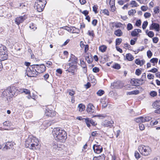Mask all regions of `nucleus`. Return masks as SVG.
<instances>
[{"label": "nucleus", "mask_w": 160, "mask_h": 160, "mask_svg": "<svg viewBox=\"0 0 160 160\" xmlns=\"http://www.w3.org/2000/svg\"><path fill=\"white\" fill-rule=\"evenodd\" d=\"M62 28L70 32H71L72 33H78L80 32L79 29H77V30L76 31H75V29H76V28L74 27H69L66 26L65 27H62Z\"/></svg>", "instance_id": "nucleus-7"}, {"label": "nucleus", "mask_w": 160, "mask_h": 160, "mask_svg": "<svg viewBox=\"0 0 160 160\" xmlns=\"http://www.w3.org/2000/svg\"><path fill=\"white\" fill-rule=\"evenodd\" d=\"M148 36L150 38H152L154 36V33L152 31H149L147 33Z\"/></svg>", "instance_id": "nucleus-45"}, {"label": "nucleus", "mask_w": 160, "mask_h": 160, "mask_svg": "<svg viewBox=\"0 0 160 160\" xmlns=\"http://www.w3.org/2000/svg\"><path fill=\"white\" fill-rule=\"evenodd\" d=\"M126 56V59L129 61H132L134 58L132 55L129 53L127 54Z\"/></svg>", "instance_id": "nucleus-24"}, {"label": "nucleus", "mask_w": 160, "mask_h": 160, "mask_svg": "<svg viewBox=\"0 0 160 160\" xmlns=\"http://www.w3.org/2000/svg\"><path fill=\"white\" fill-rule=\"evenodd\" d=\"M146 79V73H144L142 74L141 78L139 79L141 80V81L142 82H144V83Z\"/></svg>", "instance_id": "nucleus-32"}, {"label": "nucleus", "mask_w": 160, "mask_h": 160, "mask_svg": "<svg viewBox=\"0 0 160 160\" xmlns=\"http://www.w3.org/2000/svg\"><path fill=\"white\" fill-rule=\"evenodd\" d=\"M147 78L149 79H153L154 78V76L151 74H149L147 75Z\"/></svg>", "instance_id": "nucleus-53"}, {"label": "nucleus", "mask_w": 160, "mask_h": 160, "mask_svg": "<svg viewBox=\"0 0 160 160\" xmlns=\"http://www.w3.org/2000/svg\"><path fill=\"white\" fill-rule=\"evenodd\" d=\"M46 3V0H37L34 5V8L38 12H41L43 11Z\"/></svg>", "instance_id": "nucleus-2"}, {"label": "nucleus", "mask_w": 160, "mask_h": 160, "mask_svg": "<svg viewBox=\"0 0 160 160\" xmlns=\"http://www.w3.org/2000/svg\"><path fill=\"white\" fill-rule=\"evenodd\" d=\"M147 55L148 58H150L152 55V53L150 50H148L147 52Z\"/></svg>", "instance_id": "nucleus-46"}, {"label": "nucleus", "mask_w": 160, "mask_h": 160, "mask_svg": "<svg viewBox=\"0 0 160 160\" xmlns=\"http://www.w3.org/2000/svg\"><path fill=\"white\" fill-rule=\"evenodd\" d=\"M148 9V8L144 6H142L141 7V10L143 11H146Z\"/></svg>", "instance_id": "nucleus-64"}, {"label": "nucleus", "mask_w": 160, "mask_h": 160, "mask_svg": "<svg viewBox=\"0 0 160 160\" xmlns=\"http://www.w3.org/2000/svg\"><path fill=\"white\" fill-rule=\"evenodd\" d=\"M80 62L81 66L82 68L87 67L85 63L83 61H82L81 60H80Z\"/></svg>", "instance_id": "nucleus-54"}, {"label": "nucleus", "mask_w": 160, "mask_h": 160, "mask_svg": "<svg viewBox=\"0 0 160 160\" xmlns=\"http://www.w3.org/2000/svg\"><path fill=\"white\" fill-rule=\"evenodd\" d=\"M32 68L36 69L38 74L45 71L46 70V68L43 64L40 65L38 64L34 65L32 66Z\"/></svg>", "instance_id": "nucleus-5"}, {"label": "nucleus", "mask_w": 160, "mask_h": 160, "mask_svg": "<svg viewBox=\"0 0 160 160\" xmlns=\"http://www.w3.org/2000/svg\"><path fill=\"white\" fill-rule=\"evenodd\" d=\"M151 15L150 13L146 12L144 14V16L145 18H148L151 16Z\"/></svg>", "instance_id": "nucleus-50"}, {"label": "nucleus", "mask_w": 160, "mask_h": 160, "mask_svg": "<svg viewBox=\"0 0 160 160\" xmlns=\"http://www.w3.org/2000/svg\"><path fill=\"white\" fill-rule=\"evenodd\" d=\"M85 59L88 63H91L93 61L92 58L91 57H89L88 55L85 56Z\"/></svg>", "instance_id": "nucleus-25"}, {"label": "nucleus", "mask_w": 160, "mask_h": 160, "mask_svg": "<svg viewBox=\"0 0 160 160\" xmlns=\"http://www.w3.org/2000/svg\"><path fill=\"white\" fill-rule=\"evenodd\" d=\"M107 48V47L106 46L102 45L99 47V49L100 51L102 52H104L106 51Z\"/></svg>", "instance_id": "nucleus-31"}, {"label": "nucleus", "mask_w": 160, "mask_h": 160, "mask_svg": "<svg viewBox=\"0 0 160 160\" xmlns=\"http://www.w3.org/2000/svg\"><path fill=\"white\" fill-rule=\"evenodd\" d=\"M15 95L14 91L13 92L11 88H8L4 90L2 92L3 96L6 98L7 99L9 98H10Z\"/></svg>", "instance_id": "nucleus-4"}, {"label": "nucleus", "mask_w": 160, "mask_h": 160, "mask_svg": "<svg viewBox=\"0 0 160 160\" xmlns=\"http://www.w3.org/2000/svg\"><path fill=\"white\" fill-rule=\"evenodd\" d=\"M52 134L54 139L57 141L64 142L67 138L66 132L60 128H55L52 131Z\"/></svg>", "instance_id": "nucleus-1"}, {"label": "nucleus", "mask_w": 160, "mask_h": 160, "mask_svg": "<svg viewBox=\"0 0 160 160\" xmlns=\"http://www.w3.org/2000/svg\"><path fill=\"white\" fill-rule=\"evenodd\" d=\"M45 114L46 116H48L53 117L55 115L56 112L54 111L47 109H46Z\"/></svg>", "instance_id": "nucleus-14"}, {"label": "nucleus", "mask_w": 160, "mask_h": 160, "mask_svg": "<svg viewBox=\"0 0 160 160\" xmlns=\"http://www.w3.org/2000/svg\"><path fill=\"white\" fill-rule=\"evenodd\" d=\"M122 25V23L119 22L115 23V27L116 28H120L121 27Z\"/></svg>", "instance_id": "nucleus-61"}, {"label": "nucleus", "mask_w": 160, "mask_h": 160, "mask_svg": "<svg viewBox=\"0 0 160 160\" xmlns=\"http://www.w3.org/2000/svg\"><path fill=\"white\" fill-rule=\"evenodd\" d=\"M99 69L98 68L95 67L92 68V71L95 73L97 72H98L99 71Z\"/></svg>", "instance_id": "nucleus-57"}, {"label": "nucleus", "mask_w": 160, "mask_h": 160, "mask_svg": "<svg viewBox=\"0 0 160 160\" xmlns=\"http://www.w3.org/2000/svg\"><path fill=\"white\" fill-rule=\"evenodd\" d=\"M139 92L138 90H134L131 92H127V94L128 95L135 94L137 95L139 93Z\"/></svg>", "instance_id": "nucleus-29"}, {"label": "nucleus", "mask_w": 160, "mask_h": 160, "mask_svg": "<svg viewBox=\"0 0 160 160\" xmlns=\"http://www.w3.org/2000/svg\"><path fill=\"white\" fill-rule=\"evenodd\" d=\"M134 156H135L136 158V159H138L141 157L140 155L137 151H136L135 152V153H134Z\"/></svg>", "instance_id": "nucleus-43"}, {"label": "nucleus", "mask_w": 160, "mask_h": 160, "mask_svg": "<svg viewBox=\"0 0 160 160\" xmlns=\"http://www.w3.org/2000/svg\"><path fill=\"white\" fill-rule=\"evenodd\" d=\"M2 50H3V51L6 52L7 51V48L4 46H2L0 47V52H2Z\"/></svg>", "instance_id": "nucleus-41"}, {"label": "nucleus", "mask_w": 160, "mask_h": 160, "mask_svg": "<svg viewBox=\"0 0 160 160\" xmlns=\"http://www.w3.org/2000/svg\"><path fill=\"white\" fill-rule=\"evenodd\" d=\"M32 69L28 68H27L26 70L27 75L29 77H36L38 74L37 70L33 68H32Z\"/></svg>", "instance_id": "nucleus-6"}, {"label": "nucleus", "mask_w": 160, "mask_h": 160, "mask_svg": "<svg viewBox=\"0 0 160 160\" xmlns=\"http://www.w3.org/2000/svg\"><path fill=\"white\" fill-rule=\"evenodd\" d=\"M113 121L112 120L110 121L105 120L102 122V125L105 127H111L113 126Z\"/></svg>", "instance_id": "nucleus-17"}, {"label": "nucleus", "mask_w": 160, "mask_h": 160, "mask_svg": "<svg viewBox=\"0 0 160 160\" xmlns=\"http://www.w3.org/2000/svg\"><path fill=\"white\" fill-rule=\"evenodd\" d=\"M158 59L156 58H153L151 59L150 61L153 63H157L158 62Z\"/></svg>", "instance_id": "nucleus-38"}, {"label": "nucleus", "mask_w": 160, "mask_h": 160, "mask_svg": "<svg viewBox=\"0 0 160 160\" xmlns=\"http://www.w3.org/2000/svg\"><path fill=\"white\" fill-rule=\"evenodd\" d=\"M152 40L154 43H156L158 41V38L157 37H155L153 38Z\"/></svg>", "instance_id": "nucleus-59"}, {"label": "nucleus", "mask_w": 160, "mask_h": 160, "mask_svg": "<svg viewBox=\"0 0 160 160\" xmlns=\"http://www.w3.org/2000/svg\"><path fill=\"white\" fill-rule=\"evenodd\" d=\"M133 28V26L132 24L130 23H128L127 25V29L128 31L132 30Z\"/></svg>", "instance_id": "nucleus-42"}, {"label": "nucleus", "mask_w": 160, "mask_h": 160, "mask_svg": "<svg viewBox=\"0 0 160 160\" xmlns=\"http://www.w3.org/2000/svg\"><path fill=\"white\" fill-rule=\"evenodd\" d=\"M26 19V18L25 16H20L17 18L15 19V22L17 24L19 25L20 23H22Z\"/></svg>", "instance_id": "nucleus-13"}, {"label": "nucleus", "mask_w": 160, "mask_h": 160, "mask_svg": "<svg viewBox=\"0 0 160 160\" xmlns=\"http://www.w3.org/2000/svg\"><path fill=\"white\" fill-rule=\"evenodd\" d=\"M130 4L132 5L133 7V6L134 7H137V3L135 1H132L131 2Z\"/></svg>", "instance_id": "nucleus-48"}, {"label": "nucleus", "mask_w": 160, "mask_h": 160, "mask_svg": "<svg viewBox=\"0 0 160 160\" xmlns=\"http://www.w3.org/2000/svg\"><path fill=\"white\" fill-rule=\"evenodd\" d=\"M150 95L151 96L154 97L157 95V92L154 91H152L150 93Z\"/></svg>", "instance_id": "nucleus-51"}, {"label": "nucleus", "mask_w": 160, "mask_h": 160, "mask_svg": "<svg viewBox=\"0 0 160 160\" xmlns=\"http://www.w3.org/2000/svg\"><path fill=\"white\" fill-rule=\"evenodd\" d=\"M154 12L155 14L158 13L159 12V9L158 7H155L154 9Z\"/></svg>", "instance_id": "nucleus-56"}, {"label": "nucleus", "mask_w": 160, "mask_h": 160, "mask_svg": "<svg viewBox=\"0 0 160 160\" xmlns=\"http://www.w3.org/2000/svg\"><path fill=\"white\" fill-rule=\"evenodd\" d=\"M111 85L113 88H121L123 86L122 83L120 81L114 82L113 83L111 84Z\"/></svg>", "instance_id": "nucleus-11"}, {"label": "nucleus", "mask_w": 160, "mask_h": 160, "mask_svg": "<svg viewBox=\"0 0 160 160\" xmlns=\"http://www.w3.org/2000/svg\"><path fill=\"white\" fill-rule=\"evenodd\" d=\"M92 160H104V156L94 157Z\"/></svg>", "instance_id": "nucleus-28"}, {"label": "nucleus", "mask_w": 160, "mask_h": 160, "mask_svg": "<svg viewBox=\"0 0 160 160\" xmlns=\"http://www.w3.org/2000/svg\"><path fill=\"white\" fill-rule=\"evenodd\" d=\"M52 148L53 149V150L54 151L57 150H61L62 149L61 147L59 146L58 144L55 143H53L52 145Z\"/></svg>", "instance_id": "nucleus-21"}, {"label": "nucleus", "mask_w": 160, "mask_h": 160, "mask_svg": "<svg viewBox=\"0 0 160 160\" xmlns=\"http://www.w3.org/2000/svg\"><path fill=\"white\" fill-rule=\"evenodd\" d=\"M94 107L93 105L91 103H89L87 106V110L88 113L92 114L94 112Z\"/></svg>", "instance_id": "nucleus-12"}, {"label": "nucleus", "mask_w": 160, "mask_h": 160, "mask_svg": "<svg viewBox=\"0 0 160 160\" xmlns=\"http://www.w3.org/2000/svg\"><path fill=\"white\" fill-rule=\"evenodd\" d=\"M49 77V75L47 73L45 74L43 76V77L44 78V79L45 80L47 81V80L48 79Z\"/></svg>", "instance_id": "nucleus-63"}, {"label": "nucleus", "mask_w": 160, "mask_h": 160, "mask_svg": "<svg viewBox=\"0 0 160 160\" xmlns=\"http://www.w3.org/2000/svg\"><path fill=\"white\" fill-rule=\"evenodd\" d=\"M152 105L154 108H159L160 107V99L158 100H156L152 104Z\"/></svg>", "instance_id": "nucleus-22"}, {"label": "nucleus", "mask_w": 160, "mask_h": 160, "mask_svg": "<svg viewBox=\"0 0 160 160\" xmlns=\"http://www.w3.org/2000/svg\"><path fill=\"white\" fill-rule=\"evenodd\" d=\"M34 137L32 136H30L28 138L25 143V147L26 148H29L30 147V145L32 142V140L33 139Z\"/></svg>", "instance_id": "nucleus-15"}, {"label": "nucleus", "mask_w": 160, "mask_h": 160, "mask_svg": "<svg viewBox=\"0 0 160 160\" xmlns=\"http://www.w3.org/2000/svg\"><path fill=\"white\" fill-rule=\"evenodd\" d=\"M138 150L141 154L145 156L150 154L152 151L151 148L149 146L143 145L138 146Z\"/></svg>", "instance_id": "nucleus-3"}, {"label": "nucleus", "mask_w": 160, "mask_h": 160, "mask_svg": "<svg viewBox=\"0 0 160 160\" xmlns=\"http://www.w3.org/2000/svg\"><path fill=\"white\" fill-rule=\"evenodd\" d=\"M32 142L30 144V147L29 148L32 150L35 149H36V146H37L38 145V140L35 137H34Z\"/></svg>", "instance_id": "nucleus-8"}, {"label": "nucleus", "mask_w": 160, "mask_h": 160, "mask_svg": "<svg viewBox=\"0 0 160 160\" xmlns=\"http://www.w3.org/2000/svg\"><path fill=\"white\" fill-rule=\"evenodd\" d=\"M122 32L120 29L116 30L114 32V34L118 37H120L122 35Z\"/></svg>", "instance_id": "nucleus-23"}, {"label": "nucleus", "mask_w": 160, "mask_h": 160, "mask_svg": "<svg viewBox=\"0 0 160 160\" xmlns=\"http://www.w3.org/2000/svg\"><path fill=\"white\" fill-rule=\"evenodd\" d=\"M93 149L95 152L100 153L102 150V148L100 145L94 144L93 145Z\"/></svg>", "instance_id": "nucleus-9"}, {"label": "nucleus", "mask_w": 160, "mask_h": 160, "mask_svg": "<svg viewBox=\"0 0 160 160\" xmlns=\"http://www.w3.org/2000/svg\"><path fill=\"white\" fill-rule=\"evenodd\" d=\"M104 93V91L102 90H99L97 92V94L99 96H101Z\"/></svg>", "instance_id": "nucleus-35"}, {"label": "nucleus", "mask_w": 160, "mask_h": 160, "mask_svg": "<svg viewBox=\"0 0 160 160\" xmlns=\"http://www.w3.org/2000/svg\"><path fill=\"white\" fill-rule=\"evenodd\" d=\"M131 35L133 37H135L138 35V32L136 31V29L132 31Z\"/></svg>", "instance_id": "nucleus-36"}, {"label": "nucleus", "mask_w": 160, "mask_h": 160, "mask_svg": "<svg viewBox=\"0 0 160 160\" xmlns=\"http://www.w3.org/2000/svg\"><path fill=\"white\" fill-rule=\"evenodd\" d=\"M78 107L79 108V111L82 112L84 110L85 106V105L83 104H80L78 105Z\"/></svg>", "instance_id": "nucleus-26"}, {"label": "nucleus", "mask_w": 160, "mask_h": 160, "mask_svg": "<svg viewBox=\"0 0 160 160\" xmlns=\"http://www.w3.org/2000/svg\"><path fill=\"white\" fill-rule=\"evenodd\" d=\"M122 42V39L121 38H118L116 40V45H119Z\"/></svg>", "instance_id": "nucleus-34"}, {"label": "nucleus", "mask_w": 160, "mask_h": 160, "mask_svg": "<svg viewBox=\"0 0 160 160\" xmlns=\"http://www.w3.org/2000/svg\"><path fill=\"white\" fill-rule=\"evenodd\" d=\"M77 58L74 55H72L71 57L69 60V61H70L72 65H77Z\"/></svg>", "instance_id": "nucleus-18"}, {"label": "nucleus", "mask_w": 160, "mask_h": 160, "mask_svg": "<svg viewBox=\"0 0 160 160\" xmlns=\"http://www.w3.org/2000/svg\"><path fill=\"white\" fill-rule=\"evenodd\" d=\"M160 27L159 25L158 24L155 23H152L150 26V30L155 29L156 31H158L159 30Z\"/></svg>", "instance_id": "nucleus-16"}, {"label": "nucleus", "mask_w": 160, "mask_h": 160, "mask_svg": "<svg viewBox=\"0 0 160 160\" xmlns=\"http://www.w3.org/2000/svg\"><path fill=\"white\" fill-rule=\"evenodd\" d=\"M12 144L10 142H7L4 147V148L6 149H8L10 148V147L12 146Z\"/></svg>", "instance_id": "nucleus-30"}, {"label": "nucleus", "mask_w": 160, "mask_h": 160, "mask_svg": "<svg viewBox=\"0 0 160 160\" xmlns=\"http://www.w3.org/2000/svg\"><path fill=\"white\" fill-rule=\"evenodd\" d=\"M134 40L131 39L130 41V44L131 45H134L136 41H137V38H135L134 39Z\"/></svg>", "instance_id": "nucleus-60"}, {"label": "nucleus", "mask_w": 160, "mask_h": 160, "mask_svg": "<svg viewBox=\"0 0 160 160\" xmlns=\"http://www.w3.org/2000/svg\"><path fill=\"white\" fill-rule=\"evenodd\" d=\"M88 34L90 36H92L93 37L94 35V34L93 33V31H88Z\"/></svg>", "instance_id": "nucleus-58"}, {"label": "nucleus", "mask_w": 160, "mask_h": 160, "mask_svg": "<svg viewBox=\"0 0 160 160\" xmlns=\"http://www.w3.org/2000/svg\"><path fill=\"white\" fill-rule=\"evenodd\" d=\"M131 80V83L135 86H139L142 85L144 83V82H142L139 79L133 78Z\"/></svg>", "instance_id": "nucleus-10"}, {"label": "nucleus", "mask_w": 160, "mask_h": 160, "mask_svg": "<svg viewBox=\"0 0 160 160\" xmlns=\"http://www.w3.org/2000/svg\"><path fill=\"white\" fill-rule=\"evenodd\" d=\"M148 25V22L147 21H144L142 25V28L143 29H146Z\"/></svg>", "instance_id": "nucleus-39"}, {"label": "nucleus", "mask_w": 160, "mask_h": 160, "mask_svg": "<svg viewBox=\"0 0 160 160\" xmlns=\"http://www.w3.org/2000/svg\"><path fill=\"white\" fill-rule=\"evenodd\" d=\"M136 12V11L135 10L132 9L129 10L128 12V14L129 15H132Z\"/></svg>", "instance_id": "nucleus-37"}, {"label": "nucleus", "mask_w": 160, "mask_h": 160, "mask_svg": "<svg viewBox=\"0 0 160 160\" xmlns=\"http://www.w3.org/2000/svg\"><path fill=\"white\" fill-rule=\"evenodd\" d=\"M141 73V70L139 69H137L136 70L135 74L138 76H139Z\"/></svg>", "instance_id": "nucleus-47"}, {"label": "nucleus", "mask_w": 160, "mask_h": 160, "mask_svg": "<svg viewBox=\"0 0 160 160\" xmlns=\"http://www.w3.org/2000/svg\"><path fill=\"white\" fill-rule=\"evenodd\" d=\"M22 91H21V92H24L26 94H30V91L27 89H23L21 90Z\"/></svg>", "instance_id": "nucleus-33"}, {"label": "nucleus", "mask_w": 160, "mask_h": 160, "mask_svg": "<svg viewBox=\"0 0 160 160\" xmlns=\"http://www.w3.org/2000/svg\"><path fill=\"white\" fill-rule=\"evenodd\" d=\"M112 67L115 69H119L121 67L119 64L116 63Z\"/></svg>", "instance_id": "nucleus-40"}, {"label": "nucleus", "mask_w": 160, "mask_h": 160, "mask_svg": "<svg viewBox=\"0 0 160 160\" xmlns=\"http://www.w3.org/2000/svg\"><path fill=\"white\" fill-rule=\"evenodd\" d=\"M98 9V6L97 5H94L93 7V11L95 12V13H97V10Z\"/></svg>", "instance_id": "nucleus-55"}, {"label": "nucleus", "mask_w": 160, "mask_h": 160, "mask_svg": "<svg viewBox=\"0 0 160 160\" xmlns=\"http://www.w3.org/2000/svg\"><path fill=\"white\" fill-rule=\"evenodd\" d=\"M139 127L140 129L142 131L144 129V128H145L144 126L143 125V124L142 123H139Z\"/></svg>", "instance_id": "nucleus-49"}, {"label": "nucleus", "mask_w": 160, "mask_h": 160, "mask_svg": "<svg viewBox=\"0 0 160 160\" xmlns=\"http://www.w3.org/2000/svg\"><path fill=\"white\" fill-rule=\"evenodd\" d=\"M110 6L115 5V0H110L109 2Z\"/></svg>", "instance_id": "nucleus-62"}, {"label": "nucleus", "mask_w": 160, "mask_h": 160, "mask_svg": "<svg viewBox=\"0 0 160 160\" xmlns=\"http://www.w3.org/2000/svg\"><path fill=\"white\" fill-rule=\"evenodd\" d=\"M6 52L4 51L0 52V58L2 59V60H4L7 59L8 57V54L6 53Z\"/></svg>", "instance_id": "nucleus-20"}, {"label": "nucleus", "mask_w": 160, "mask_h": 160, "mask_svg": "<svg viewBox=\"0 0 160 160\" xmlns=\"http://www.w3.org/2000/svg\"><path fill=\"white\" fill-rule=\"evenodd\" d=\"M158 120H159L160 121V119H158L157 120H156L154 122H153L152 121L150 122V124L152 125H156L158 123Z\"/></svg>", "instance_id": "nucleus-44"}, {"label": "nucleus", "mask_w": 160, "mask_h": 160, "mask_svg": "<svg viewBox=\"0 0 160 160\" xmlns=\"http://www.w3.org/2000/svg\"><path fill=\"white\" fill-rule=\"evenodd\" d=\"M102 12L105 15H106L108 16L109 15V12L107 9H104L103 10Z\"/></svg>", "instance_id": "nucleus-52"}, {"label": "nucleus", "mask_w": 160, "mask_h": 160, "mask_svg": "<svg viewBox=\"0 0 160 160\" xmlns=\"http://www.w3.org/2000/svg\"><path fill=\"white\" fill-rule=\"evenodd\" d=\"M69 64L70 67L68 68V70H67V71H68L69 72H71L73 73L74 70L77 68L76 65H72V63H69Z\"/></svg>", "instance_id": "nucleus-19"}, {"label": "nucleus", "mask_w": 160, "mask_h": 160, "mask_svg": "<svg viewBox=\"0 0 160 160\" xmlns=\"http://www.w3.org/2000/svg\"><path fill=\"white\" fill-rule=\"evenodd\" d=\"M83 119L85 120V122L87 127H90L91 126V125L90 124L91 122V119H90L88 118H83Z\"/></svg>", "instance_id": "nucleus-27"}]
</instances>
